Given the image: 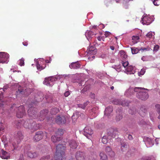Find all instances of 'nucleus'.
Listing matches in <instances>:
<instances>
[{"instance_id": "8", "label": "nucleus", "mask_w": 160, "mask_h": 160, "mask_svg": "<svg viewBox=\"0 0 160 160\" xmlns=\"http://www.w3.org/2000/svg\"><path fill=\"white\" fill-rule=\"evenodd\" d=\"M50 62L48 60H46L45 62H44L43 59L40 58L38 60L36 63V66L37 69L39 71L44 69L45 68V66H42L41 65L43 64L44 63L45 64V63H48Z\"/></svg>"}, {"instance_id": "55", "label": "nucleus", "mask_w": 160, "mask_h": 160, "mask_svg": "<svg viewBox=\"0 0 160 160\" xmlns=\"http://www.w3.org/2000/svg\"><path fill=\"white\" fill-rule=\"evenodd\" d=\"M70 94V92L67 91L64 93V95L65 97H68Z\"/></svg>"}, {"instance_id": "34", "label": "nucleus", "mask_w": 160, "mask_h": 160, "mask_svg": "<svg viewBox=\"0 0 160 160\" xmlns=\"http://www.w3.org/2000/svg\"><path fill=\"white\" fill-rule=\"evenodd\" d=\"M59 111L58 109L56 108H53L51 111V113L52 114H55Z\"/></svg>"}, {"instance_id": "26", "label": "nucleus", "mask_w": 160, "mask_h": 160, "mask_svg": "<svg viewBox=\"0 0 160 160\" xmlns=\"http://www.w3.org/2000/svg\"><path fill=\"white\" fill-rule=\"evenodd\" d=\"M139 37L138 36H133L132 37V41L133 44L137 43L139 42Z\"/></svg>"}, {"instance_id": "60", "label": "nucleus", "mask_w": 160, "mask_h": 160, "mask_svg": "<svg viewBox=\"0 0 160 160\" xmlns=\"http://www.w3.org/2000/svg\"><path fill=\"white\" fill-rule=\"evenodd\" d=\"M102 38L101 36H99L97 38V39L98 40L100 41L102 39Z\"/></svg>"}, {"instance_id": "14", "label": "nucleus", "mask_w": 160, "mask_h": 160, "mask_svg": "<svg viewBox=\"0 0 160 160\" xmlns=\"http://www.w3.org/2000/svg\"><path fill=\"white\" fill-rule=\"evenodd\" d=\"M0 157L3 159H8L10 158V155L9 153L6 151L2 149L0 151Z\"/></svg>"}, {"instance_id": "22", "label": "nucleus", "mask_w": 160, "mask_h": 160, "mask_svg": "<svg viewBox=\"0 0 160 160\" xmlns=\"http://www.w3.org/2000/svg\"><path fill=\"white\" fill-rule=\"evenodd\" d=\"M80 67V65L78 62H73L69 65V67L71 68L77 69L79 68Z\"/></svg>"}, {"instance_id": "53", "label": "nucleus", "mask_w": 160, "mask_h": 160, "mask_svg": "<svg viewBox=\"0 0 160 160\" xmlns=\"http://www.w3.org/2000/svg\"><path fill=\"white\" fill-rule=\"evenodd\" d=\"M78 107L81 108H82L84 109L85 108V106L83 104H78Z\"/></svg>"}, {"instance_id": "25", "label": "nucleus", "mask_w": 160, "mask_h": 160, "mask_svg": "<svg viewBox=\"0 0 160 160\" xmlns=\"http://www.w3.org/2000/svg\"><path fill=\"white\" fill-rule=\"evenodd\" d=\"M51 140L54 143L57 142L61 140L60 137L58 136H52L51 137Z\"/></svg>"}, {"instance_id": "54", "label": "nucleus", "mask_w": 160, "mask_h": 160, "mask_svg": "<svg viewBox=\"0 0 160 160\" xmlns=\"http://www.w3.org/2000/svg\"><path fill=\"white\" fill-rule=\"evenodd\" d=\"M106 57V55L105 54H102L100 56L102 58H104Z\"/></svg>"}, {"instance_id": "16", "label": "nucleus", "mask_w": 160, "mask_h": 160, "mask_svg": "<svg viewBox=\"0 0 160 160\" xmlns=\"http://www.w3.org/2000/svg\"><path fill=\"white\" fill-rule=\"evenodd\" d=\"M87 52L88 54L93 55L97 53V50L94 47L89 46L87 49Z\"/></svg>"}, {"instance_id": "7", "label": "nucleus", "mask_w": 160, "mask_h": 160, "mask_svg": "<svg viewBox=\"0 0 160 160\" xmlns=\"http://www.w3.org/2000/svg\"><path fill=\"white\" fill-rule=\"evenodd\" d=\"M153 21L152 18L149 17L147 15L144 14L142 18L141 22L143 24L148 25L151 23Z\"/></svg>"}, {"instance_id": "64", "label": "nucleus", "mask_w": 160, "mask_h": 160, "mask_svg": "<svg viewBox=\"0 0 160 160\" xmlns=\"http://www.w3.org/2000/svg\"><path fill=\"white\" fill-rule=\"evenodd\" d=\"M110 48L112 50H114V47L113 46H111L110 47Z\"/></svg>"}, {"instance_id": "62", "label": "nucleus", "mask_w": 160, "mask_h": 160, "mask_svg": "<svg viewBox=\"0 0 160 160\" xmlns=\"http://www.w3.org/2000/svg\"><path fill=\"white\" fill-rule=\"evenodd\" d=\"M159 138H156L155 140V141L156 142V145H158V140H159Z\"/></svg>"}, {"instance_id": "13", "label": "nucleus", "mask_w": 160, "mask_h": 160, "mask_svg": "<svg viewBox=\"0 0 160 160\" xmlns=\"http://www.w3.org/2000/svg\"><path fill=\"white\" fill-rule=\"evenodd\" d=\"M30 120H27L26 121H21V120H19L18 122L20 123V122H21V124H22V125L26 128H28L30 129H32V126L31 124H29L28 123L29 122Z\"/></svg>"}, {"instance_id": "51", "label": "nucleus", "mask_w": 160, "mask_h": 160, "mask_svg": "<svg viewBox=\"0 0 160 160\" xmlns=\"http://www.w3.org/2000/svg\"><path fill=\"white\" fill-rule=\"evenodd\" d=\"M158 0H154L153 2V3L154 5L156 6H158L159 5V3L158 1Z\"/></svg>"}, {"instance_id": "59", "label": "nucleus", "mask_w": 160, "mask_h": 160, "mask_svg": "<svg viewBox=\"0 0 160 160\" xmlns=\"http://www.w3.org/2000/svg\"><path fill=\"white\" fill-rule=\"evenodd\" d=\"M88 101H87L86 102H85L83 104V105L85 106V108L87 106V105H88Z\"/></svg>"}, {"instance_id": "45", "label": "nucleus", "mask_w": 160, "mask_h": 160, "mask_svg": "<svg viewBox=\"0 0 160 160\" xmlns=\"http://www.w3.org/2000/svg\"><path fill=\"white\" fill-rule=\"evenodd\" d=\"M40 160H51L50 158V156H48L46 157H43Z\"/></svg>"}, {"instance_id": "20", "label": "nucleus", "mask_w": 160, "mask_h": 160, "mask_svg": "<svg viewBox=\"0 0 160 160\" xmlns=\"http://www.w3.org/2000/svg\"><path fill=\"white\" fill-rule=\"evenodd\" d=\"M116 2H121L123 4L125 8H127L129 2L132 1V0H115Z\"/></svg>"}, {"instance_id": "27", "label": "nucleus", "mask_w": 160, "mask_h": 160, "mask_svg": "<svg viewBox=\"0 0 160 160\" xmlns=\"http://www.w3.org/2000/svg\"><path fill=\"white\" fill-rule=\"evenodd\" d=\"M37 155V154L35 152H33L31 151L29 152L28 154V157L31 158L36 157Z\"/></svg>"}, {"instance_id": "44", "label": "nucleus", "mask_w": 160, "mask_h": 160, "mask_svg": "<svg viewBox=\"0 0 160 160\" xmlns=\"http://www.w3.org/2000/svg\"><path fill=\"white\" fill-rule=\"evenodd\" d=\"M89 87L88 86H85L82 90V93H84L85 92H86L87 90L89 89Z\"/></svg>"}, {"instance_id": "11", "label": "nucleus", "mask_w": 160, "mask_h": 160, "mask_svg": "<svg viewBox=\"0 0 160 160\" xmlns=\"http://www.w3.org/2000/svg\"><path fill=\"white\" fill-rule=\"evenodd\" d=\"M136 68L131 65L128 66L125 71V72L128 74H134L135 72Z\"/></svg>"}, {"instance_id": "9", "label": "nucleus", "mask_w": 160, "mask_h": 160, "mask_svg": "<svg viewBox=\"0 0 160 160\" xmlns=\"http://www.w3.org/2000/svg\"><path fill=\"white\" fill-rule=\"evenodd\" d=\"M84 135L88 139H90L93 133V131L89 127H86L84 129Z\"/></svg>"}, {"instance_id": "37", "label": "nucleus", "mask_w": 160, "mask_h": 160, "mask_svg": "<svg viewBox=\"0 0 160 160\" xmlns=\"http://www.w3.org/2000/svg\"><path fill=\"white\" fill-rule=\"evenodd\" d=\"M145 69L142 68V69L140 72H139L138 73V75L139 76H141L143 75L145 72Z\"/></svg>"}, {"instance_id": "18", "label": "nucleus", "mask_w": 160, "mask_h": 160, "mask_svg": "<svg viewBox=\"0 0 160 160\" xmlns=\"http://www.w3.org/2000/svg\"><path fill=\"white\" fill-rule=\"evenodd\" d=\"M113 110L112 107L110 106L107 107L104 111V116H109Z\"/></svg>"}, {"instance_id": "3", "label": "nucleus", "mask_w": 160, "mask_h": 160, "mask_svg": "<svg viewBox=\"0 0 160 160\" xmlns=\"http://www.w3.org/2000/svg\"><path fill=\"white\" fill-rule=\"evenodd\" d=\"M23 138L22 132L21 131L18 132L15 137L14 143L12 144L13 148L12 149V150H14L17 148V145L20 142Z\"/></svg>"}, {"instance_id": "41", "label": "nucleus", "mask_w": 160, "mask_h": 160, "mask_svg": "<svg viewBox=\"0 0 160 160\" xmlns=\"http://www.w3.org/2000/svg\"><path fill=\"white\" fill-rule=\"evenodd\" d=\"M18 63L19 65L20 66H23L24 64V59L22 58L21 59H20L18 61Z\"/></svg>"}, {"instance_id": "63", "label": "nucleus", "mask_w": 160, "mask_h": 160, "mask_svg": "<svg viewBox=\"0 0 160 160\" xmlns=\"http://www.w3.org/2000/svg\"><path fill=\"white\" fill-rule=\"evenodd\" d=\"M23 44L25 46H27L28 45L27 42H23Z\"/></svg>"}, {"instance_id": "21", "label": "nucleus", "mask_w": 160, "mask_h": 160, "mask_svg": "<svg viewBox=\"0 0 160 160\" xmlns=\"http://www.w3.org/2000/svg\"><path fill=\"white\" fill-rule=\"evenodd\" d=\"M69 143L70 147L72 149L76 148L78 146L75 141L73 140H70Z\"/></svg>"}, {"instance_id": "6", "label": "nucleus", "mask_w": 160, "mask_h": 160, "mask_svg": "<svg viewBox=\"0 0 160 160\" xmlns=\"http://www.w3.org/2000/svg\"><path fill=\"white\" fill-rule=\"evenodd\" d=\"M57 79L55 77L51 76L46 78L43 82V83L49 86H52L54 82Z\"/></svg>"}, {"instance_id": "40", "label": "nucleus", "mask_w": 160, "mask_h": 160, "mask_svg": "<svg viewBox=\"0 0 160 160\" xmlns=\"http://www.w3.org/2000/svg\"><path fill=\"white\" fill-rule=\"evenodd\" d=\"M106 150L107 152H109L111 154H114V152L112 151L111 148L110 147H107L106 148Z\"/></svg>"}, {"instance_id": "61", "label": "nucleus", "mask_w": 160, "mask_h": 160, "mask_svg": "<svg viewBox=\"0 0 160 160\" xmlns=\"http://www.w3.org/2000/svg\"><path fill=\"white\" fill-rule=\"evenodd\" d=\"M98 26L97 25H94L92 26V28L94 29H97Z\"/></svg>"}, {"instance_id": "47", "label": "nucleus", "mask_w": 160, "mask_h": 160, "mask_svg": "<svg viewBox=\"0 0 160 160\" xmlns=\"http://www.w3.org/2000/svg\"><path fill=\"white\" fill-rule=\"evenodd\" d=\"M146 37L148 38H150L152 36V32H149L146 35Z\"/></svg>"}, {"instance_id": "28", "label": "nucleus", "mask_w": 160, "mask_h": 160, "mask_svg": "<svg viewBox=\"0 0 160 160\" xmlns=\"http://www.w3.org/2000/svg\"><path fill=\"white\" fill-rule=\"evenodd\" d=\"M101 160H106L107 158V155L103 152H101L100 154Z\"/></svg>"}, {"instance_id": "17", "label": "nucleus", "mask_w": 160, "mask_h": 160, "mask_svg": "<svg viewBox=\"0 0 160 160\" xmlns=\"http://www.w3.org/2000/svg\"><path fill=\"white\" fill-rule=\"evenodd\" d=\"M144 140L145 143L147 147H151L153 145V142L150 138L147 137Z\"/></svg>"}, {"instance_id": "43", "label": "nucleus", "mask_w": 160, "mask_h": 160, "mask_svg": "<svg viewBox=\"0 0 160 160\" xmlns=\"http://www.w3.org/2000/svg\"><path fill=\"white\" fill-rule=\"evenodd\" d=\"M142 60L143 61H147L149 60V57L148 56H143L142 58Z\"/></svg>"}, {"instance_id": "56", "label": "nucleus", "mask_w": 160, "mask_h": 160, "mask_svg": "<svg viewBox=\"0 0 160 160\" xmlns=\"http://www.w3.org/2000/svg\"><path fill=\"white\" fill-rule=\"evenodd\" d=\"M111 1V0H105L104 2L106 4H107L108 3V2H110Z\"/></svg>"}, {"instance_id": "15", "label": "nucleus", "mask_w": 160, "mask_h": 160, "mask_svg": "<svg viewBox=\"0 0 160 160\" xmlns=\"http://www.w3.org/2000/svg\"><path fill=\"white\" fill-rule=\"evenodd\" d=\"M42 132H37L33 138L34 141L37 142L39 141L42 138Z\"/></svg>"}, {"instance_id": "1", "label": "nucleus", "mask_w": 160, "mask_h": 160, "mask_svg": "<svg viewBox=\"0 0 160 160\" xmlns=\"http://www.w3.org/2000/svg\"><path fill=\"white\" fill-rule=\"evenodd\" d=\"M147 90V89L145 88L140 87H136L134 88H130L126 91L125 95L127 97H129L133 94L134 92L136 93L137 98L145 100L148 98L149 97Z\"/></svg>"}, {"instance_id": "31", "label": "nucleus", "mask_w": 160, "mask_h": 160, "mask_svg": "<svg viewBox=\"0 0 160 160\" xmlns=\"http://www.w3.org/2000/svg\"><path fill=\"white\" fill-rule=\"evenodd\" d=\"M119 54L121 57L122 59H125L127 57V55L126 54L125 52L123 51H120L119 52Z\"/></svg>"}, {"instance_id": "46", "label": "nucleus", "mask_w": 160, "mask_h": 160, "mask_svg": "<svg viewBox=\"0 0 160 160\" xmlns=\"http://www.w3.org/2000/svg\"><path fill=\"white\" fill-rule=\"evenodd\" d=\"M122 63L123 66L125 68H126L127 66H128V65L129 64L128 62V61L124 62L123 61L122 62Z\"/></svg>"}, {"instance_id": "50", "label": "nucleus", "mask_w": 160, "mask_h": 160, "mask_svg": "<svg viewBox=\"0 0 160 160\" xmlns=\"http://www.w3.org/2000/svg\"><path fill=\"white\" fill-rule=\"evenodd\" d=\"M122 115H119L116 116V119L117 121H119L120 120L122 119Z\"/></svg>"}, {"instance_id": "49", "label": "nucleus", "mask_w": 160, "mask_h": 160, "mask_svg": "<svg viewBox=\"0 0 160 160\" xmlns=\"http://www.w3.org/2000/svg\"><path fill=\"white\" fill-rule=\"evenodd\" d=\"M150 118L152 122H154V118H155V115H153L152 113H150Z\"/></svg>"}, {"instance_id": "57", "label": "nucleus", "mask_w": 160, "mask_h": 160, "mask_svg": "<svg viewBox=\"0 0 160 160\" xmlns=\"http://www.w3.org/2000/svg\"><path fill=\"white\" fill-rule=\"evenodd\" d=\"M128 138L129 140H132V137L131 135L129 134L128 135Z\"/></svg>"}, {"instance_id": "4", "label": "nucleus", "mask_w": 160, "mask_h": 160, "mask_svg": "<svg viewBox=\"0 0 160 160\" xmlns=\"http://www.w3.org/2000/svg\"><path fill=\"white\" fill-rule=\"evenodd\" d=\"M16 110H17L16 115L18 118H21L25 115L26 114L25 112L24 108L22 105L18 107L15 108Z\"/></svg>"}, {"instance_id": "29", "label": "nucleus", "mask_w": 160, "mask_h": 160, "mask_svg": "<svg viewBox=\"0 0 160 160\" xmlns=\"http://www.w3.org/2000/svg\"><path fill=\"white\" fill-rule=\"evenodd\" d=\"M155 108L156 110L158 113L159 114V116L158 117V118L159 119H160V105L157 104L155 105Z\"/></svg>"}, {"instance_id": "10", "label": "nucleus", "mask_w": 160, "mask_h": 160, "mask_svg": "<svg viewBox=\"0 0 160 160\" xmlns=\"http://www.w3.org/2000/svg\"><path fill=\"white\" fill-rule=\"evenodd\" d=\"M17 87L18 88V91H16V94L18 95L19 94H29L30 92H28V91L29 90V89L27 88H23L22 89L19 85H17Z\"/></svg>"}, {"instance_id": "23", "label": "nucleus", "mask_w": 160, "mask_h": 160, "mask_svg": "<svg viewBox=\"0 0 160 160\" xmlns=\"http://www.w3.org/2000/svg\"><path fill=\"white\" fill-rule=\"evenodd\" d=\"M85 35L87 39L89 41V40L93 35V33L90 31H87L85 32Z\"/></svg>"}, {"instance_id": "52", "label": "nucleus", "mask_w": 160, "mask_h": 160, "mask_svg": "<svg viewBox=\"0 0 160 160\" xmlns=\"http://www.w3.org/2000/svg\"><path fill=\"white\" fill-rule=\"evenodd\" d=\"M111 34V33L108 31H106L105 32V35L106 37H108Z\"/></svg>"}, {"instance_id": "42", "label": "nucleus", "mask_w": 160, "mask_h": 160, "mask_svg": "<svg viewBox=\"0 0 160 160\" xmlns=\"http://www.w3.org/2000/svg\"><path fill=\"white\" fill-rule=\"evenodd\" d=\"M4 127L2 125V124L1 122L0 123V134H2L4 131Z\"/></svg>"}, {"instance_id": "12", "label": "nucleus", "mask_w": 160, "mask_h": 160, "mask_svg": "<svg viewBox=\"0 0 160 160\" xmlns=\"http://www.w3.org/2000/svg\"><path fill=\"white\" fill-rule=\"evenodd\" d=\"M56 122L59 124H65L66 122L65 117L62 116L61 117L58 116L56 118Z\"/></svg>"}, {"instance_id": "32", "label": "nucleus", "mask_w": 160, "mask_h": 160, "mask_svg": "<svg viewBox=\"0 0 160 160\" xmlns=\"http://www.w3.org/2000/svg\"><path fill=\"white\" fill-rule=\"evenodd\" d=\"M112 68L115 69L118 72L121 71V66L120 65L113 66L112 67Z\"/></svg>"}, {"instance_id": "38", "label": "nucleus", "mask_w": 160, "mask_h": 160, "mask_svg": "<svg viewBox=\"0 0 160 160\" xmlns=\"http://www.w3.org/2000/svg\"><path fill=\"white\" fill-rule=\"evenodd\" d=\"M128 146L126 144H123L121 147V149L122 151H125L127 148Z\"/></svg>"}, {"instance_id": "33", "label": "nucleus", "mask_w": 160, "mask_h": 160, "mask_svg": "<svg viewBox=\"0 0 160 160\" xmlns=\"http://www.w3.org/2000/svg\"><path fill=\"white\" fill-rule=\"evenodd\" d=\"M113 103L115 104H119L124 106L125 105L119 99H115L113 101Z\"/></svg>"}, {"instance_id": "35", "label": "nucleus", "mask_w": 160, "mask_h": 160, "mask_svg": "<svg viewBox=\"0 0 160 160\" xmlns=\"http://www.w3.org/2000/svg\"><path fill=\"white\" fill-rule=\"evenodd\" d=\"M63 134V130L61 129H59L56 133V136L59 137L62 135Z\"/></svg>"}, {"instance_id": "24", "label": "nucleus", "mask_w": 160, "mask_h": 160, "mask_svg": "<svg viewBox=\"0 0 160 160\" xmlns=\"http://www.w3.org/2000/svg\"><path fill=\"white\" fill-rule=\"evenodd\" d=\"M34 108H30L28 110V114L31 117H32L35 113L36 111L34 110Z\"/></svg>"}, {"instance_id": "58", "label": "nucleus", "mask_w": 160, "mask_h": 160, "mask_svg": "<svg viewBox=\"0 0 160 160\" xmlns=\"http://www.w3.org/2000/svg\"><path fill=\"white\" fill-rule=\"evenodd\" d=\"M18 160H24L23 155H21Z\"/></svg>"}, {"instance_id": "19", "label": "nucleus", "mask_w": 160, "mask_h": 160, "mask_svg": "<svg viewBox=\"0 0 160 160\" xmlns=\"http://www.w3.org/2000/svg\"><path fill=\"white\" fill-rule=\"evenodd\" d=\"M76 157L77 160H84V153L82 152H77Z\"/></svg>"}, {"instance_id": "36", "label": "nucleus", "mask_w": 160, "mask_h": 160, "mask_svg": "<svg viewBox=\"0 0 160 160\" xmlns=\"http://www.w3.org/2000/svg\"><path fill=\"white\" fill-rule=\"evenodd\" d=\"M131 51L132 54H135L138 53L139 50L137 48L134 47L131 48Z\"/></svg>"}, {"instance_id": "48", "label": "nucleus", "mask_w": 160, "mask_h": 160, "mask_svg": "<svg viewBox=\"0 0 160 160\" xmlns=\"http://www.w3.org/2000/svg\"><path fill=\"white\" fill-rule=\"evenodd\" d=\"M159 48V47L158 45H156L154 46L153 48V51L156 52H157Z\"/></svg>"}, {"instance_id": "5", "label": "nucleus", "mask_w": 160, "mask_h": 160, "mask_svg": "<svg viewBox=\"0 0 160 160\" xmlns=\"http://www.w3.org/2000/svg\"><path fill=\"white\" fill-rule=\"evenodd\" d=\"M9 55L4 52H0V63H7L9 61Z\"/></svg>"}, {"instance_id": "30", "label": "nucleus", "mask_w": 160, "mask_h": 160, "mask_svg": "<svg viewBox=\"0 0 160 160\" xmlns=\"http://www.w3.org/2000/svg\"><path fill=\"white\" fill-rule=\"evenodd\" d=\"M48 111L47 109L44 110L40 112V116L42 117H45L47 114Z\"/></svg>"}, {"instance_id": "2", "label": "nucleus", "mask_w": 160, "mask_h": 160, "mask_svg": "<svg viewBox=\"0 0 160 160\" xmlns=\"http://www.w3.org/2000/svg\"><path fill=\"white\" fill-rule=\"evenodd\" d=\"M65 145L58 144L56 147V152L54 160H64Z\"/></svg>"}, {"instance_id": "39", "label": "nucleus", "mask_w": 160, "mask_h": 160, "mask_svg": "<svg viewBox=\"0 0 160 160\" xmlns=\"http://www.w3.org/2000/svg\"><path fill=\"white\" fill-rule=\"evenodd\" d=\"M108 137L106 136H103L102 138V142L104 144H106L108 142Z\"/></svg>"}]
</instances>
